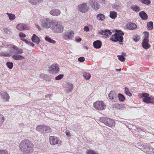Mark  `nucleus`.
I'll return each instance as SVG.
<instances>
[{"instance_id": "nucleus-1", "label": "nucleus", "mask_w": 154, "mask_h": 154, "mask_svg": "<svg viewBox=\"0 0 154 154\" xmlns=\"http://www.w3.org/2000/svg\"><path fill=\"white\" fill-rule=\"evenodd\" d=\"M99 33L102 35H105L106 37L112 35V37L110 38V40L114 42L119 41L120 44H122V42L124 39L122 35H124V33L121 30H116V32L113 35H112V32L108 29L101 30Z\"/></svg>"}, {"instance_id": "nucleus-2", "label": "nucleus", "mask_w": 154, "mask_h": 154, "mask_svg": "<svg viewBox=\"0 0 154 154\" xmlns=\"http://www.w3.org/2000/svg\"><path fill=\"white\" fill-rule=\"evenodd\" d=\"M19 147L23 154H30L33 151L34 145L29 140L25 139L22 140L20 143Z\"/></svg>"}, {"instance_id": "nucleus-3", "label": "nucleus", "mask_w": 154, "mask_h": 154, "mask_svg": "<svg viewBox=\"0 0 154 154\" xmlns=\"http://www.w3.org/2000/svg\"><path fill=\"white\" fill-rule=\"evenodd\" d=\"M139 96L144 103L154 104V97L152 96H149L148 94L145 92L142 93L140 94Z\"/></svg>"}, {"instance_id": "nucleus-4", "label": "nucleus", "mask_w": 154, "mask_h": 154, "mask_svg": "<svg viewBox=\"0 0 154 154\" xmlns=\"http://www.w3.org/2000/svg\"><path fill=\"white\" fill-rule=\"evenodd\" d=\"M51 30L56 33H61L63 31V26L60 23L57 22H52L51 23Z\"/></svg>"}, {"instance_id": "nucleus-5", "label": "nucleus", "mask_w": 154, "mask_h": 154, "mask_svg": "<svg viewBox=\"0 0 154 154\" xmlns=\"http://www.w3.org/2000/svg\"><path fill=\"white\" fill-rule=\"evenodd\" d=\"M37 131L43 133H47L51 132L52 130L50 127L45 125H40L36 128Z\"/></svg>"}, {"instance_id": "nucleus-6", "label": "nucleus", "mask_w": 154, "mask_h": 154, "mask_svg": "<svg viewBox=\"0 0 154 154\" xmlns=\"http://www.w3.org/2000/svg\"><path fill=\"white\" fill-rule=\"evenodd\" d=\"M51 21L49 19H45L42 20L41 22V26L42 28L47 29L50 27L51 26Z\"/></svg>"}, {"instance_id": "nucleus-7", "label": "nucleus", "mask_w": 154, "mask_h": 154, "mask_svg": "<svg viewBox=\"0 0 154 154\" xmlns=\"http://www.w3.org/2000/svg\"><path fill=\"white\" fill-rule=\"evenodd\" d=\"M49 140L50 144L52 145L60 144L62 142L59 138L55 136H50Z\"/></svg>"}, {"instance_id": "nucleus-8", "label": "nucleus", "mask_w": 154, "mask_h": 154, "mask_svg": "<svg viewBox=\"0 0 154 154\" xmlns=\"http://www.w3.org/2000/svg\"><path fill=\"white\" fill-rule=\"evenodd\" d=\"M12 49H10V52L11 54L13 53L14 54H21L23 53V51L15 45H12Z\"/></svg>"}, {"instance_id": "nucleus-9", "label": "nucleus", "mask_w": 154, "mask_h": 154, "mask_svg": "<svg viewBox=\"0 0 154 154\" xmlns=\"http://www.w3.org/2000/svg\"><path fill=\"white\" fill-rule=\"evenodd\" d=\"M49 68L50 69L49 71L50 73H56L59 71V66L57 64H53L49 67Z\"/></svg>"}, {"instance_id": "nucleus-10", "label": "nucleus", "mask_w": 154, "mask_h": 154, "mask_svg": "<svg viewBox=\"0 0 154 154\" xmlns=\"http://www.w3.org/2000/svg\"><path fill=\"white\" fill-rule=\"evenodd\" d=\"M89 8L86 3H83L78 6L79 11L82 12H85L88 10Z\"/></svg>"}, {"instance_id": "nucleus-11", "label": "nucleus", "mask_w": 154, "mask_h": 154, "mask_svg": "<svg viewBox=\"0 0 154 154\" xmlns=\"http://www.w3.org/2000/svg\"><path fill=\"white\" fill-rule=\"evenodd\" d=\"M109 99L112 101L115 102L117 99L116 94L114 91H111L108 95Z\"/></svg>"}, {"instance_id": "nucleus-12", "label": "nucleus", "mask_w": 154, "mask_h": 154, "mask_svg": "<svg viewBox=\"0 0 154 154\" xmlns=\"http://www.w3.org/2000/svg\"><path fill=\"white\" fill-rule=\"evenodd\" d=\"M73 85L70 83H68L65 87V90L67 92L72 91L73 89Z\"/></svg>"}, {"instance_id": "nucleus-13", "label": "nucleus", "mask_w": 154, "mask_h": 154, "mask_svg": "<svg viewBox=\"0 0 154 154\" xmlns=\"http://www.w3.org/2000/svg\"><path fill=\"white\" fill-rule=\"evenodd\" d=\"M89 2L92 7L95 10H97L100 8L99 5L97 2H95L94 0H91Z\"/></svg>"}, {"instance_id": "nucleus-14", "label": "nucleus", "mask_w": 154, "mask_h": 154, "mask_svg": "<svg viewBox=\"0 0 154 154\" xmlns=\"http://www.w3.org/2000/svg\"><path fill=\"white\" fill-rule=\"evenodd\" d=\"M107 122L106 123V125L112 127L115 125V123L114 121L111 119L108 118V120L107 121Z\"/></svg>"}, {"instance_id": "nucleus-15", "label": "nucleus", "mask_w": 154, "mask_h": 154, "mask_svg": "<svg viewBox=\"0 0 154 154\" xmlns=\"http://www.w3.org/2000/svg\"><path fill=\"white\" fill-rule=\"evenodd\" d=\"M60 11L58 9L53 8L50 11V14L53 16H58L60 15Z\"/></svg>"}, {"instance_id": "nucleus-16", "label": "nucleus", "mask_w": 154, "mask_h": 154, "mask_svg": "<svg viewBox=\"0 0 154 154\" xmlns=\"http://www.w3.org/2000/svg\"><path fill=\"white\" fill-rule=\"evenodd\" d=\"M93 45L94 48L99 49L102 46V42L99 40H97L94 42Z\"/></svg>"}, {"instance_id": "nucleus-17", "label": "nucleus", "mask_w": 154, "mask_h": 154, "mask_svg": "<svg viewBox=\"0 0 154 154\" xmlns=\"http://www.w3.org/2000/svg\"><path fill=\"white\" fill-rule=\"evenodd\" d=\"M139 15L143 20H146L148 18L147 14L144 11L140 12Z\"/></svg>"}, {"instance_id": "nucleus-18", "label": "nucleus", "mask_w": 154, "mask_h": 154, "mask_svg": "<svg viewBox=\"0 0 154 154\" xmlns=\"http://www.w3.org/2000/svg\"><path fill=\"white\" fill-rule=\"evenodd\" d=\"M32 41L37 44L39 43L40 42V40L39 38L35 34H34L32 37Z\"/></svg>"}, {"instance_id": "nucleus-19", "label": "nucleus", "mask_w": 154, "mask_h": 154, "mask_svg": "<svg viewBox=\"0 0 154 154\" xmlns=\"http://www.w3.org/2000/svg\"><path fill=\"white\" fill-rule=\"evenodd\" d=\"M12 58L16 60H19L24 59L23 56L19 55V54H14L12 56Z\"/></svg>"}, {"instance_id": "nucleus-20", "label": "nucleus", "mask_w": 154, "mask_h": 154, "mask_svg": "<svg viewBox=\"0 0 154 154\" xmlns=\"http://www.w3.org/2000/svg\"><path fill=\"white\" fill-rule=\"evenodd\" d=\"M73 32L71 31L68 32L67 35H65L64 37L66 39H71L73 37Z\"/></svg>"}, {"instance_id": "nucleus-21", "label": "nucleus", "mask_w": 154, "mask_h": 154, "mask_svg": "<svg viewBox=\"0 0 154 154\" xmlns=\"http://www.w3.org/2000/svg\"><path fill=\"white\" fill-rule=\"evenodd\" d=\"M128 27L129 29L134 30L137 28V26L134 23H131L128 25Z\"/></svg>"}, {"instance_id": "nucleus-22", "label": "nucleus", "mask_w": 154, "mask_h": 154, "mask_svg": "<svg viewBox=\"0 0 154 154\" xmlns=\"http://www.w3.org/2000/svg\"><path fill=\"white\" fill-rule=\"evenodd\" d=\"M0 95H1L2 98L5 99V100H8L9 99V97L8 95L6 92L1 93Z\"/></svg>"}, {"instance_id": "nucleus-23", "label": "nucleus", "mask_w": 154, "mask_h": 154, "mask_svg": "<svg viewBox=\"0 0 154 154\" xmlns=\"http://www.w3.org/2000/svg\"><path fill=\"white\" fill-rule=\"evenodd\" d=\"M103 102L102 101H96L94 103L93 106H106Z\"/></svg>"}, {"instance_id": "nucleus-24", "label": "nucleus", "mask_w": 154, "mask_h": 154, "mask_svg": "<svg viewBox=\"0 0 154 154\" xmlns=\"http://www.w3.org/2000/svg\"><path fill=\"white\" fill-rule=\"evenodd\" d=\"M97 19L101 21H103L105 18V16L103 14L100 13L97 16Z\"/></svg>"}, {"instance_id": "nucleus-25", "label": "nucleus", "mask_w": 154, "mask_h": 154, "mask_svg": "<svg viewBox=\"0 0 154 154\" xmlns=\"http://www.w3.org/2000/svg\"><path fill=\"white\" fill-rule=\"evenodd\" d=\"M117 14L116 12L114 11H110V13L109 17L111 18L114 19L117 17Z\"/></svg>"}, {"instance_id": "nucleus-26", "label": "nucleus", "mask_w": 154, "mask_h": 154, "mask_svg": "<svg viewBox=\"0 0 154 154\" xmlns=\"http://www.w3.org/2000/svg\"><path fill=\"white\" fill-rule=\"evenodd\" d=\"M131 8L133 11L137 12L140 11V8L136 5H133L131 7Z\"/></svg>"}, {"instance_id": "nucleus-27", "label": "nucleus", "mask_w": 154, "mask_h": 154, "mask_svg": "<svg viewBox=\"0 0 154 154\" xmlns=\"http://www.w3.org/2000/svg\"><path fill=\"white\" fill-rule=\"evenodd\" d=\"M118 97L119 100L122 102L124 101L125 99L124 96L121 93H119L118 94Z\"/></svg>"}, {"instance_id": "nucleus-28", "label": "nucleus", "mask_w": 154, "mask_h": 154, "mask_svg": "<svg viewBox=\"0 0 154 154\" xmlns=\"http://www.w3.org/2000/svg\"><path fill=\"white\" fill-rule=\"evenodd\" d=\"M143 47L145 49H147L149 48L150 45L148 42H143L142 43Z\"/></svg>"}, {"instance_id": "nucleus-29", "label": "nucleus", "mask_w": 154, "mask_h": 154, "mask_svg": "<svg viewBox=\"0 0 154 154\" xmlns=\"http://www.w3.org/2000/svg\"><path fill=\"white\" fill-rule=\"evenodd\" d=\"M45 39L46 41L52 44H54L56 42L55 40L52 39L48 36H46L45 37Z\"/></svg>"}, {"instance_id": "nucleus-30", "label": "nucleus", "mask_w": 154, "mask_h": 154, "mask_svg": "<svg viewBox=\"0 0 154 154\" xmlns=\"http://www.w3.org/2000/svg\"><path fill=\"white\" fill-rule=\"evenodd\" d=\"M147 29L149 30H152L153 28V23L152 22H148L147 23Z\"/></svg>"}, {"instance_id": "nucleus-31", "label": "nucleus", "mask_w": 154, "mask_h": 154, "mask_svg": "<svg viewBox=\"0 0 154 154\" xmlns=\"http://www.w3.org/2000/svg\"><path fill=\"white\" fill-rule=\"evenodd\" d=\"M43 0H29V2L34 5H36L38 3L41 2Z\"/></svg>"}, {"instance_id": "nucleus-32", "label": "nucleus", "mask_w": 154, "mask_h": 154, "mask_svg": "<svg viewBox=\"0 0 154 154\" xmlns=\"http://www.w3.org/2000/svg\"><path fill=\"white\" fill-rule=\"evenodd\" d=\"M108 118L107 117H102L100 118V121L105 124L106 125V123L107 122V121L108 120Z\"/></svg>"}, {"instance_id": "nucleus-33", "label": "nucleus", "mask_w": 154, "mask_h": 154, "mask_svg": "<svg viewBox=\"0 0 154 154\" xmlns=\"http://www.w3.org/2000/svg\"><path fill=\"white\" fill-rule=\"evenodd\" d=\"M7 14L8 15L10 20H13L15 18V15L14 14L8 13Z\"/></svg>"}, {"instance_id": "nucleus-34", "label": "nucleus", "mask_w": 154, "mask_h": 154, "mask_svg": "<svg viewBox=\"0 0 154 154\" xmlns=\"http://www.w3.org/2000/svg\"><path fill=\"white\" fill-rule=\"evenodd\" d=\"M83 76L87 80L89 79L91 77V74L88 73H84Z\"/></svg>"}, {"instance_id": "nucleus-35", "label": "nucleus", "mask_w": 154, "mask_h": 154, "mask_svg": "<svg viewBox=\"0 0 154 154\" xmlns=\"http://www.w3.org/2000/svg\"><path fill=\"white\" fill-rule=\"evenodd\" d=\"M87 154H99L96 151L91 149L88 150L86 151Z\"/></svg>"}, {"instance_id": "nucleus-36", "label": "nucleus", "mask_w": 154, "mask_h": 154, "mask_svg": "<svg viewBox=\"0 0 154 154\" xmlns=\"http://www.w3.org/2000/svg\"><path fill=\"white\" fill-rule=\"evenodd\" d=\"M6 65L9 69H11L13 66V63L12 62H8L6 63Z\"/></svg>"}, {"instance_id": "nucleus-37", "label": "nucleus", "mask_w": 154, "mask_h": 154, "mask_svg": "<svg viewBox=\"0 0 154 154\" xmlns=\"http://www.w3.org/2000/svg\"><path fill=\"white\" fill-rule=\"evenodd\" d=\"M125 93L128 96L130 97L131 96V94L130 92L129 89L127 87H125Z\"/></svg>"}, {"instance_id": "nucleus-38", "label": "nucleus", "mask_w": 154, "mask_h": 154, "mask_svg": "<svg viewBox=\"0 0 154 154\" xmlns=\"http://www.w3.org/2000/svg\"><path fill=\"white\" fill-rule=\"evenodd\" d=\"M113 8L116 9L117 10H119L122 9V7L119 5H114L112 6Z\"/></svg>"}, {"instance_id": "nucleus-39", "label": "nucleus", "mask_w": 154, "mask_h": 154, "mask_svg": "<svg viewBox=\"0 0 154 154\" xmlns=\"http://www.w3.org/2000/svg\"><path fill=\"white\" fill-rule=\"evenodd\" d=\"M149 150L147 151V152L150 154H153L154 153V148L152 147L149 146Z\"/></svg>"}, {"instance_id": "nucleus-40", "label": "nucleus", "mask_w": 154, "mask_h": 154, "mask_svg": "<svg viewBox=\"0 0 154 154\" xmlns=\"http://www.w3.org/2000/svg\"><path fill=\"white\" fill-rule=\"evenodd\" d=\"M140 39V37L137 34L134 36L133 38V40L136 42L138 41Z\"/></svg>"}, {"instance_id": "nucleus-41", "label": "nucleus", "mask_w": 154, "mask_h": 154, "mask_svg": "<svg viewBox=\"0 0 154 154\" xmlns=\"http://www.w3.org/2000/svg\"><path fill=\"white\" fill-rule=\"evenodd\" d=\"M5 119L3 115L0 114V126L2 125L5 121Z\"/></svg>"}, {"instance_id": "nucleus-42", "label": "nucleus", "mask_w": 154, "mask_h": 154, "mask_svg": "<svg viewBox=\"0 0 154 154\" xmlns=\"http://www.w3.org/2000/svg\"><path fill=\"white\" fill-rule=\"evenodd\" d=\"M23 24L22 23L19 24L17 25L16 28L18 30L22 31L23 30Z\"/></svg>"}, {"instance_id": "nucleus-43", "label": "nucleus", "mask_w": 154, "mask_h": 154, "mask_svg": "<svg viewBox=\"0 0 154 154\" xmlns=\"http://www.w3.org/2000/svg\"><path fill=\"white\" fill-rule=\"evenodd\" d=\"M23 30H28L30 29V28L28 24H23Z\"/></svg>"}, {"instance_id": "nucleus-44", "label": "nucleus", "mask_w": 154, "mask_h": 154, "mask_svg": "<svg viewBox=\"0 0 154 154\" xmlns=\"http://www.w3.org/2000/svg\"><path fill=\"white\" fill-rule=\"evenodd\" d=\"M2 56H3L4 57H9L10 56H11L12 55V54H11L10 52V50L9 51V53H2L0 54Z\"/></svg>"}, {"instance_id": "nucleus-45", "label": "nucleus", "mask_w": 154, "mask_h": 154, "mask_svg": "<svg viewBox=\"0 0 154 154\" xmlns=\"http://www.w3.org/2000/svg\"><path fill=\"white\" fill-rule=\"evenodd\" d=\"M140 2L142 3L145 4L147 5L150 4L151 3L150 0H140Z\"/></svg>"}, {"instance_id": "nucleus-46", "label": "nucleus", "mask_w": 154, "mask_h": 154, "mask_svg": "<svg viewBox=\"0 0 154 154\" xmlns=\"http://www.w3.org/2000/svg\"><path fill=\"white\" fill-rule=\"evenodd\" d=\"M117 57L118 59L122 62L124 61L125 60V58L123 56L121 55H118Z\"/></svg>"}, {"instance_id": "nucleus-47", "label": "nucleus", "mask_w": 154, "mask_h": 154, "mask_svg": "<svg viewBox=\"0 0 154 154\" xmlns=\"http://www.w3.org/2000/svg\"><path fill=\"white\" fill-rule=\"evenodd\" d=\"M0 154H8V152L6 149H0Z\"/></svg>"}, {"instance_id": "nucleus-48", "label": "nucleus", "mask_w": 154, "mask_h": 154, "mask_svg": "<svg viewBox=\"0 0 154 154\" xmlns=\"http://www.w3.org/2000/svg\"><path fill=\"white\" fill-rule=\"evenodd\" d=\"M96 110H101L105 109V106H94Z\"/></svg>"}, {"instance_id": "nucleus-49", "label": "nucleus", "mask_w": 154, "mask_h": 154, "mask_svg": "<svg viewBox=\"0 0 154 154\" xmlns=\"http://www.w3.org/2000/svg\"><path fill=\"white\" fill-rule=\"evenodd\" d=\"M63 76L64 75L63 74H60L56 76L55 78V79L56 80H60L62 79V78L63 77Z\"/></svg>"}, {"instance_id": "nucleus-50", "label": "nucleus", "mask_w": 154, "mask_h": 154, "mask_svg": "<svg viewBox=\"0 0 154 154\" xmlns=\"http://www.w3.org/2000/svg\"><path fill=\"white\" fill-rule=\"evenodd\" d=\"M85 58L82 57H80L78 59V61L81 62H82L84 61H85Z\"/></svg>"}, {"instance_id": "nucleus-51", "label": "nucleus", "mask_w": 154, "mask_h": 154, "mask_svg": "<svg viewBox=\"0 0 154 154\" xmlns=\"http://www.w3.org/2000/svg\"><path fill=\"white\" fill-rule=\"evenodd\" d=\"M4 31L6 33H8L10 32V30H9L7 27L4 28Z\"/></svg>"}, {"instance_id": "nucleus-52", "label": "nucleus", "mask_w": 154, "mask_h": 154, "mask_svg": "<svg viewBox=\"0 0 154 154\" xmlns=\"http://www.w3.org/2000/svg\"><path fill=\"white\" fill-rule=\"evenodd\" d=\"M143 33L145 36V37L148 38L149 37V33L147 32H144Z\"/></svg>"}, {"instance_id": "nucleus-53", "label": "nucleus", "mask_w": 154, "mask_h": 154, "mask_svg": "<svg viewBox=\"0 0 154 154\" xmlns=\"http://www.w3.org/2000/svg\"><path fill=\"white\" fill-rule=\"evenodd\" d=\"M84 30L85 31L88 32L89 30V28L88 26H86L84 27Z\"/></svg>"}, {"instance_id": "nucleus-54", "label": "nucleus", "mask_w": 154, "mask_h": 154, "mask_svg": "<svg viewBox=\"0 0 154 154\" xmlns=\"http://www.w3.org/2000/svg\"><path fill=\"white\" fill-rule=\"evenodd\" d=\"M19 36L20 37L24 38L26 37V35L24 33L22 32H20L19 34Z\"/></svg>"}, {"instance_id": "nucleus-55", "label": "nucleus", "mask_w": 154, "mask_h": 154, "mask_svg": "<svg viewBox=\"0 0 154 154\" xmlns=\"http://www.w3.org/2000/svg\"><path fill=\"white\" fill-rule=\"evenodd\" d=\"M148 38L145 37L143 40V42H148L149 41V39H148Z\"/></svg>"}, {"instance_id": "nucleus-56", "label": "nucleus", "mask_w": 154, "mask_h": 154, "mask_svg": "<svg viewBox=\"0 0 154 154\" xmlns=\"http://www.w3.org/2000/svg\"><path fill=\"white\" fill-rule=\"evenodd\" d=\"M66 135L68 137L70 136V131L69 130H66Z\"/></svg>"}, {"instance_id": "nucleus-57", "label": "nucleus", "mask_w": 154, "mask_h": 154, "mask_svg": "<svg viewBox=\"0 0 154 154\" xmlns=\"http://www.w3.org/2000/svg\"><path fill=\"white\" fill-rule=\"evenodd\" d=\"M76 40L77 42H80L82 40V39L79 37H77L76 38Z\"/></svg>"}, {"instance_id": "nucleus-58", "label": "nucleus", "mask_w": 154, "mask_h": 154, "mask_svg": "<svg viewBox=\"0 0 154 154\" xmlns=\"http://www.w3.org/2000/svg\"><path fill=\"white\" fill-rule=\"evenodd\" d=\"M100 3H105L106 1L105 0H99Z\"/></svg>"}, {"instance_id": "nucleus-59", "label": "nucleus", "mask_w": 154, "mask_h": 154, "mask_svg": "<svg viewBox=\"0 0 154 154\" xmlns=\"http://www.w3.org/2000/svg\"><path fill=\"white\" fill-rule=\"evenodd\" d=\"M51 96V94H47L45 96V98L48 99Z\"/></svg>"}, {"instance_id": "nucleus-60", "label": "nucleus", "mask_w": 154, "mask_h": 154, "mask_svg": "<svg viewBox=\"0 0 154 154\" xmlns=\"http://www.w3.org/2000/svg\"><path fill=\"white\" fill-rule=\"evenodd\" d=\"M28 44L29 45H30L32 47H34L35 46V45L32 42H29Z\"/></svg>"}, {"instance_id": "nucleus-61", "label": "nucleus", "mask_w": 154, "mask_h": 154, "mask_svg": "<svg viewBox=\"0 0 154 154\" xmlns=\"http://www.w3.org/2000/svg\"><path fill=\"white\" fill-rule=\"evenodd\" d=\"M117 107V108L118 109H123V108H124V107H125V106H116Z\"/></svg>"}, {"instance_id": "nucleus-62", "label": "nucleus", "mask_w": 154, "mask_h": 154, "mask_svg": "<svg viewBox=\"0 0 154 154\" xmlns=\"http://www.w3.org/2000/svg\"><path fill=\"white\" fill-rule=\"evenodd\" d=\"M40 76L41 77H43L44 78H45V76H47V75H46L45 74H41Z\"/></svg>"}, {"instance_id": "nucleus-63", "label": "nucleus", "mask_w": 154, "mask_h": 154, "mask_svg": "<svg viewBox=\"0 0 154 154\" xmlns=\"http://www.w3.org/2000/svg\"><path fill=\"white\" fill-rule=\"evenodd\" d=\"M23 41H24L25 42H26V43L28 44L29 42V41H28L26 39H23Z\"/></svg>"}, {"instance_id": "nucleus-64", "label": "nucleus", "mask_w": 154, "mask_h": 154, "mask_svg": "<svg viewBox=\"0 0 154 154\" xmlns=\"http://www.w3.org/2000/svg\"><path fill=\"white\" fill-rule=\"evenodd\" d=\"M116 70L118 71H120L122 70V69L121 68H120L119 69H116Z\"/></svg>"}]
</instances>
